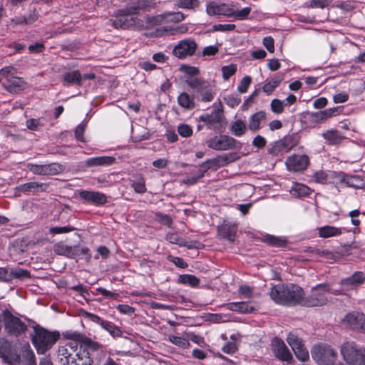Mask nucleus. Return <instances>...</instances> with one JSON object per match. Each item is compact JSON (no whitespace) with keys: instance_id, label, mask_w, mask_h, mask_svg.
Wrapping results in <instances>:
<instances>
[{"instance_id":"nucleus-31","label":"nucleus","mask_w":365,"mask_h":365,"mask_svg":"<svg viewBox=\"0 0 365 365\" xmlns=\"http://www.w3.org/2000/svg\"><path fill=\"white\" fill-rule=\"evenodd\" d=\"M262 241L274 247H283L287 243V240L284 237H276L271 235H263Z\"/></svg>"},{"instance_id":"nucleus-32","label":"nucleus","mask_w":365,"mask_h":365,"mask_svg":"<svg viewBox=\"0 0 365 365\" xmlns=\"http://www.w3.org/2000/svg\"><path fill=\"white\" fill-rule=\"evenodd\" d=\"M247 128L245 121L237 119L232 123L230 131L235 136L240 137L245 133Z\"/></svg>"},{"instance_id":"nucleus-41","label":"nucleus","mask_w":365,"mask_h":365,"mask_svg":"<svg viewBox=\"0 0 365 365\" xmlns=\"http://www.w3.org/2000/svg\"><path fill=\"white\" fill-rule=\"evenodd\" d=\"M13 74H16V71L11 66L4 67L0 70V82L4 86V83L9 80Z\"/></svg>"},{"instance_id":"nucleus-47","label":"nucleus","mask_w":365,"mask_h":365,"mask_svg":"<svg viewBox=\"0 0 365 365\" xmlns=\"http://www.w3.org/2000/svg\"><path fill=\"white\" fill-rule=\"evenodd\" d=\"M217 236L229 242H234L235 237V230H217Z\"/></svg>"},{"instance_id":"nucleus-62","label":"nucleus","mask_w":365,"mask_h":365,"mask_svg":"<svg viewBox=\"0 0 365 365\" xmlns=\"http://www.w3.org/2000/svg\"><path fill=\"white\" fill-rule=\"evenodd\" d=\"M83 316L88 319V320L94 322V323H96V324H98L101 326L102 324V322H104L103 319H102L100 317H98V315H96L94 314H92V313H90V312H86L84 311L83 312Z\"/></svg>"},{"instance_id":"nucleus-5","label":"nucleus","mask_w":365,"mask_h":365,"mask_svg":"<svg viewBox=\"0 0 365 365\" xmlns=\"http://www.w3.org/2000/svg\"><path fill=\"white\" fill-rule=\"evenodd\" d=\"M311 355L317 365H333L337 359L336 351L324 343L314 344L311 349Z\"/></svg>"},{"instance_id":"nucleus-19","label":"nucleus","mask_w":365,"mask_h":365,"mask_svg":"<svg viewBox=\"0 0 365 365\" xmlns=\"http://www.w3.org/2000/svg\"><path fill=\"white\" fill-rule=\"evenodd\" d=\"M79 196L85 201L96 205H103L106 202L105 195L98 192L83 190L79 192Z\"/></svg>"},{"instance_id":"nucleus-35","label":"nucleus","mask_w":365,"mask_h":365,"mask_svg":"<svg viewBox=\"0 0 365 365\" xmlns=\"http://www.w3.org/2000/svg\"><path fill=\"white\" fill-rule=\"evenodd\" d=\"M178 282L192 287H196L200 284V279L196 276L188 274L180 275L178 277Z\"/></svg>"},{"instance_id":"nucleus-40","label":"nucleus","mask_w":365,"mask_h":365,"mask_svg":"<svg viewBox=\"0 0 365 365\" xmlns=\"http://www.w3.org/2000/svg\"><path fill=\"white\" fill-rule=\"evenodd\" d=\"M251 8L250 7H245L241 10H232L230 9V16L229 17H234L239 20H243L247 18L249 14L251 12Z\"/></svg>"},{"instance_id":"nucleus-37","label":"nucleus","mask_w":365,"mask_h":365,"mask_svg":"<svg viewBox=\"0 0 365 365\" xmlns=\"http://www.w3.org/2000/svg\"><path fill=\"white\" fill-rule=\"evenodd\" d=\"M101 327L113 337L121 336L123 334L120 328L110 322L104 320Z\"/></svg>"},{"instance_id":"nucleus-29","label":"nucleus","mask_w":365,"mask_h":365,"mask_svg":"<svg viewBox=\"0 0 365 365\" xmlns=\"http://www.w3.org/2000/svg\"><path fill=\"white\" fill-rule=\"evenodd\" d=\"M289 192L293 196L301 197L309 195L311 192V190L304 184L294 182Z\"/></svg>"},{"instance_id":"nucleus-17","label":"nucleus","mask_w":365,"mask_h":365,"mask_svg":"<svg viewBox=\"0 0 365 365\" xmlns=\"http://www.w3.org/2000/svg\"><path fill=\"white\" fill-rule=\"evenodd\" d=\"M344 322L351 329L365 332V315L363 313H349L346 315Z\"/></svg>"},{"instance_id":"nucleus-33","label":"nucleus","mask_w":365,"mask_h":365,"mask_svg":"<svg viewBox=\"0 0 365 365\" xmlns=\"http://www.w3.org/2000/svg\"><path fill=\"white\" fill-rule=\"evenodd\" d=\"M63 79L65 82L76 83L79 86L82 84V76L79 71L77 70L66 73L63 76Z\"/></svg>"},{"instance_id":"nucleus-9","label":"nucleus","mask_w":365,"mask_h":365,"mask_svg":"<svg viewBox=\"0 0 365 365\" xmlns=\"http://www.w3.org/2000/svg\"><path fill=\"white\" fill-rule=\"evenodd\" d=\"M136 10V7L119 10L115 19L110 20L112 25L116 29H127L133 26L135 24V20L132 14H135Z\"/></svg>"},{"instance_id":"nucleus-20","label":"nucleus","mask_w":365,"mask_h":365,"mask_svg":"<svg viewBox=\"0 0 365 365\" xmlns=\"http://www.w3.org/2000/svg\"><path fill=\"white\" fill-rule=\"evenodd\" d=\"M207 14L210 16L223 15L230 16V8L225 4H217L215 1L209 2L206 8Z\"/></svg>"},{"instance_id":"nucleus-1","label":"nucleus","mask_w":365,"mask_h":365,"mask_svg":"<svg viewBox=\"0 0 365 365\" xmlns=\"http://www.w3.org/2000/svg\"><path fill=\"white\" fill-rule=\"evenodd\" d=\"M303 295V289L292 283L272 285L269 292L270 298L276 304L285 306L302 304Z\"/></svg>"},{"instance_id":"nucleus-12","label":"nucleus","mask_w":365,"mask_h":365,"mask_svg":"<svg viewBox=\"0 0 365 365\" xmlns=\"http://www.w3.org/2000/svg\"><path fill=\"white\" fill-rule=\"evenodd\" d=\"M5 329L8 334L17 336L24 333L26 329V325L18 317L6 312L4 314Z\"/></svg>"},{"instance_id":"nucleus-27","label":"nucleus","mask_w":365,"mask_h":365,"mask_svg":"<svg viewBox=\"0 0 365 365\" xmlns=\"http://www.w3.org/2000/svg\"><path fill=\"white\" fill-rule=\"evenodd\" d=\"M336 112V108H329L324 110L312 113L311 114V118L313 122L319 123L334 116Z\"/></svg>"},{"instance_id":"nucleus-23","label":"nucleus","mask_w":365,"mask_h":365,"mask_svg":"<svg viewBox=\"0 0 365 365\" xmlns=\"http://www.w3.org/2000/svg\"><path fill=\"white\" fill-rule=\"evenodd\" d=\"M200 121L203 122L208 128H215L216 124L221 122L222 115L217 110H213L211 113H205L199 117Z\"/></svg>"},{"instance_id":"nucleus-64","label":"nucleus","mask_w":365,"mask_h":365,"mask_svg":"<svg viewBox=\"0 0 365 365\" xmlns=\"http://www.w3.org/2000/svg\"><path fill=\"white\" fill-rule=\"evenodd\" d=\"M156 220L164 226L169 227L172 223V220L169 216H168L167 215H163L160 213L156 215Z\"/></svg>"},{"instance_id":"nucleus-61","label":"nucleus","mask_w":365,"mask_h":365,"mask_svg":"<svg viewBox=\"0 0 365 365\" xmlns=\"http://www.w3.org/2000/svg\"><path fill=\"white\" fill-rule=\"evenodd\" d=\"M187 335L188 340H191L195 344L203 346L205 344L204 338L200 335H197L194 333L186 334Z\"/></svg>"},{"instance_id":"nucleus-30","label":"nucleus","mask_w":365,"mask_h":365,"mask_svg":"<svg viewBox=\"0 0 365 365\" xmlns=\"http://www.w3.org/2000/svg\"><path fill=\"white\" fill-rule=\"evenodd\" d=\"M178 103L181 107L187 110H191L195 106L193 97L185 92H182L178 96Z\"/></svg>"},{"instance_id":"nucleus-11","label":"nucleus","mask_w":365,"mask_h":365,"mask_svg":"<svg viewBox=\"0 0 365 365\" xmlns=\"http://www.w3.org/2000/svg\"><path fill=\"white\" fill-rule=\"evenodd\" d=\"M196 42L191 38L181 40L176 44L173 49V54L180 59L185 58L187 56H192L195 54L197 49Z\"/></svg>"},{"instance_id":"nucleus-38","label":"nucleus","mask_w":365,"mask_h":365,"mask_svg":"<svg viewBox=\"0 0 365 365\" xmlns=\"http://www.w3.org/2000/svg\"><path fill=\"white\" fill-rule=\"evenodd\" d=\"M166 240L170 243L177 244L181 247H187L188 248L194 247L192 242H186L182 238H180L175 232L169 233L166 237Z\"/></svg>"},{"instance_id":"nucleus-4","label":"nucleus","mask_w":365,"mask_h":365,"mask_svg":"<svg viewBox=\"0 0 365 365\" xmlns=\"http://www.w3.org/2000/svg\"><path fill=\"white\" fill-rule=\"evenodd\" d=\"M187 85L195 93L199 101L210 102L215 95L214 86L207 81L200 78H191L186 80Z\"/></svg>"},{"instance_id":"nucleus-24","label":"nucleus","mask_w":365,"mask_h":365,"mask_svg":"<svg viewBox=\"0 0 365 365\" xmlns=\"http://www.w3.org/2000/svg\"><path fill=\"white\" fill-rule=\"evenodd\" d=\"M115 160L112 156H99L87 159L85 164L88 167L107 166L114 163Z\"/></svg>"},{"instance_id":"nucleus-56","label":"nucleus","mask_w":365,"mask_h":365,"mask_svg":"<svg viewBox=\"0 0 365 365\" xmlns=\"http://www.w3.org/2000/svg\"><path fill=\"white\" fill-rule=\"evenodd\" d=\"M168 259L178 267L185 269L188 266L187 264L181 257L169 255Z\"/></svg>"},{"instance_id":"nucleus-7","label":"nucleus","mask_w":365,"mask_h":365,"mask_svg":"<svg viewBox=\"0 0 365 365\" xmlns=\"http://www.w3.org/2000/svg\"><path fill=\"white\" fill-rule=\"evenodd\" d=\"M329 288L327 284H319L312 289L311 294L304 297L303 296V302L302 305L307 307H317L325 304L328 299L326 294L329 292Z\"/></svg>"},{"instance_id":"nucleus-50","label":"nucleus","mask_w":365,"mask_h":365,"mask_svg":"<svg viewBox=\"0 0 365 365\" xmlns=\"http://www.w3.org/2000/svg\"><path fill=\"white\" fill-rule=\"evenodd\" d=\"M284 103L283 101L279 100V99H273L272 101H271V103H270V107H271V110L273 113H282L284 110Z\"/></svg>"},{"instance_id":"nucleus-45","label":"nucleus","mask_w":365,"mask_h":365,"mask_svg":"<svg viewBox=\"0 0 365 365\" xmlns=\"http://www.w3.org/2000/svg\"><path fill=\"white\" fill-rule=\"evenodd\" d=\"M287 140H288L287 138H284L277 141L270 151L271 153L277 155L278 152H281L285 150H289V148L287 145Z\"/></svg>"},{"instance_id":"nucleus-53","label":"nucleus","mask_w":365,"mask_h":365,"mask_svg":"<svg viewBox=\"0 0 365 365\" xmlns=\"http://www.w3.org/2000/svg\"><path fill=\"white\" fill-rule=\"evenodd\" d=\"M251 78L250 76H245L240 81V84L237 87V91L241 93H244L247 92L248 87L250 86L251 83Z\"/></svg>"},{"instance_id":"nucleus-48","label":"nucleus","mask_w":365,"mask_h":365,"mask_svg":"<svg viewBox=\"0 0 365 365\" xmlns=\"http://www.w3.org/2000/svg\"><path fill=\"white\" fill-rule=\"evenodd\" d=\"M199 1L197 0H178L176 6L182 9H194L197 7Z\"/></svg>"},{"instance_id":"nucleus-10","label":"nucleus","mask_w":365,"mask_h":365,"mask_svg":"<svg viewBox=\"0 0 365 365\" xmlns=\"http://www.w3.org/2000/svg\"><path fill=\"white\" fill-rule=\"evenodd\" d=\"M78 344L75 341H71L65 345L60 346L57 352L58 361L61 365H71L78 351Z\"/></svg>"},{"instance_id":"nucleus-26","label":"nucleus","mask_w":365,"mask_h":365,"mask_svg":"<svg viewBox=\"0 0 365 365\" xmlns=\"http://www.w3.org/2000/svg\"><path fill=\"white\" fill-rule=\"evenodd\" d=\"M46 185L37 182H30L25 184L20 185L16 190L20 192H35L39 190H45Z\"/></svg>"},{"instance_id":"nucleus-22","label":"nucleus","mask_w":365,"mask_h":365,"mask_svg":"<svg viewBox=\"0 0 365 365\" xmlns=\"http://www.w3.org/2000/svg\"><path fill=\"white\" fill-rule=\"evenodd\" d=\"M266 118V113L262 111H258L252 114L250 118L247 128L253 133L257 132L261 128V123Z\"/></svg>"},{"instance_id":"nucleus-46","label":"nucleus","mask_w":365,"mask_h":365,"mask_svg":"<svg viewBox=\"0 0 365 365\" xmlns=\"http://www.w3.org/2000/svg\"><path fill=\"white\" fill-rule=\"evenodd\" d=\"M346 183L348 186L354 188H363L365 185L364 180L358 176H350L347 178Z\"/></svg>"},{"instance_id":"nucleus-36","label":"nucleus","mask_w":365,"mask_h":365,"mask_svg":"<svg viewBox=\"0 0 365 365\" xmlns=\"http://www.w3.org/2000/svg\"><path fill=\"white\" fill-rule=\"evenodd\" d=\"M22 358L27 362L28 365H36L35 355L29 344H25L21 349Z\"/></svg>"},{"instance_id":"nucleus-42","label":"nucleus","mask_w":365,"mask_h":365,"mask_svg":"<svg viewBox=\"0 0 365 365\" xmlns=\"http://www.w3.org/2000/svg\"><path fill=\"white\" fill-rule=\"evenodd\" d=\"M281 81L282 78H276L266 82L262 87L263 91L267 95L271 94L274 90L279 85Z\"/></svg>"},{"instance_id":"nucleus-8","label":"nucleus","mask_w":365,"mask_h":365,"mask_svg":"<svg viewBox=\"0 0 365 365\" xmlns=\"http://www.w3.org/2000/svg\"><path fill=\"white\" fill-rule=\"evenodd\" d=\"M237 144L239 143L235 138L227 135H215L206 141L208 148L218 151L235 149Z\"/></svg>"},{"instance_id":"nucleus-60","label":"nucleus","mask_w":365,"mask_h":365,"mask_svg":"<svg viewBox=\"0 0 365 365\" xmlns=\"http://www.w3.org/2000/svg\"><path fill=\"white\" fill-rule=\"evenodd\" d=\"M86 125L85 123H81L76 127L75 130L76 138L81 142L85 141L83 134L86 129Z\"/></svg>"},{"instance_id":"nucleus-14","label":"nucleus","mask_w":365,"mask_h":365,"mask_svg":"<svg viewBox=\"0 0 365 365\" xmlns=\"http://www.w3.org/2000/svg\"><path fill=\"white\" fill-rule=\"evenodd\" d=\"M365 274L362 272H355L351 276L341 280L340 284L346 291L354 290L364 284Z\"/></svg>"},{"instance_id":"nucleus-59","label":"nucleus","mask_w":365,"mask_h":365,"mask_svg":"<svg viewBox=\"0 0 365 365\" xmlns=\"http://www.w3.org/2000/svg\"><path fill=\"white\" fill-rule=\"evenodd\" d=\"M226 103L231 108L237 106L241 100L239 97L234 95H229L225 98Z\"/></svg>"},{"instance_id":"nucleus-43","label":"nucleus","mask_w":365,"mask_h":365,"mask_svg":"<svg viewBox=\"0 0 365 365\" xmlns=\"http://www.w3.org/2000/svg\"><path fill=\"white\" fill-rule=\"evenodd\" d=\"M54 252L60 255L71 256L73 254L72 247L63 243H57L53 246Z\"/></svg>"},{"instance_id":"nucleus-16","label":"nucleus","mask_w":365,"mask_h":365,"mask_svg":"<svg viewBox=\"0 0 365 365\" xmlns=\"http://www.w3.org/2000/svg\"><path fill=\"white\" fill-rule=\"evenodd\" d=\"M272 349L274 355L282 361H289L292 358L284 342L279 338L272 340Z\"/></svg>"},{"instance_id":"nucleus-55","label":"nucleus","mask_w":365,"mask_h":365,"mask_svg":"<svg viewBox=\"0 0 365 365\" xmlns=\"http://www.w3.org/2000/svg\"><path fill=\"white\" fill-rule=\"evenodd\" d=\"M180 69L183 73H185L187 75L192 76H197L200 73L198 68H197L195 66H187V65H182L180 66Z\"/></svg>"},{"instance_id":"nucleus-6","label":"nucleus","mask_w":365,"mask_h":365,"mask_svg":"<svg viewBox=\"0 0 365 365\" xmlns=\"http://www.w3.org/2000/svg\"><path fill=\"white\" fill-rule=\"evenodd\" d=\"M59 334L40 329L36 332L32 341L38 354L46 353L58 340Z\"/></svg>"},{"instance_id":"nucleus-34","label":"nucleus","mask_w":365,"mask_h":365,"mask_svg":"<svg viewBox=\"0 0 365 365\" xmlns=\"http://www.w3.org/2000/svg\"><path fill=\"white\" fill-rule=\"evenodd\" d=\"M168 341L175 346L182 348L183 349H188L190 347V342L187 338L184 336H178L175 335H169Z\"/></svg>"},{"instance_id":"nucleus-39","label":"nucleus","mask_w":365,"mask_h":365,"mask_svg":"<svg viewBox=\"0 0 365 365\" xmlns=\"http://www.w3.org/2000/svg\"><path fill=\"white\" fill-rule=\"evenodd\" d=\"M322 135L330 144H337L340 143L342 139L339 133L335 130H327Z\"/></svg>"},{"instance_id":"nucleus-57","label":"nucleus","mask_w":365,"mask_h":365,"mask_svg":"<svg viewBox=\"0 0 365 365\" xmlns=\"http://www.w3.org/2000/svg\"><path fill=\"white\" fill-rule=\"evenodd\" d=\"M26 125L29 130H37L43 124L38 119L30 118L26 120Z\"/></svg>"},{"instance_id":"nucleus-28","label":"nucleus","mask_w":365,"mask_h":365,"mask_svg":"<svg viewBox=\"0 0 365 365\" xmlns=\"http://www.w3.org/2000/svg\"><path fill=\"white\" fill-rule=\"evenodd\" d=\"M93 360L89 356L88 353L83 351H77L71 365H93Z\"/></svg>"},{"instance_id":"nucleus-58","label":"nucleus","mask_w":365,"mask_h":365,"mask_svg":"<svg viewBox=\"0 0 365 365\" xmlns=\"http://www.w3.org/2000/svg\"><path fill=\"white\" fill-rule=\"evenodd\" d=\"M341 234L340 230H319V235L321 237L327 238Z\"/></svg>"},{"instance_id":"nucleus-52","label":"nucleus","mask_w":365,"mask_h":365,"mask_svg":"<svg viewBox=\"0 0 365 365\" xmlns=\"http://www.w3.org/2000/svg\"><path fill=\"white\" fill-rule=\"evenodd\" d=\"M294 352L296 357L302 361H307L309 359V351L304 346Z\"/></svg>"},{"instance_id":"nucleus-54","label":"nucleus","mask_w":365,"mask_h":365,"mask_svg":"<svg viewBox=\"0 0 365 365\" xmlns=\"http://www.w3.org/2000/svg\"><path fill=\"white\" fill-rule=\"evenodd\" d=\"M10 274L11 278H27L30 277V274L27 270L20 268L12 269Z\"/></svg>"},{"instance_id":"nucleus-63","label":"nucleus","mask_w":365,"mask_h":365,"mask_svg":"<svg viewBox=\"0 0 365 365\" xmlns=\"http://www.w3.org/2000/svg\"><path fill=\"white\" fill-rule=\"evenodd\" d=\"M237 349V345L235 342H227L225 344V345L222 346V350L223 352L232 354H234Z\"/></svg>"},{"instance_id":"nucleus-44","label":"nucleus","mask_w":365,"mask_h":365,"mask_svg":"<svg viewBox=\"0 0 365 365\" xmlns=\"http://www.w3.org/2000/svg\"><path fill=\"white\" fill-rule=\"evenodd\" d=\"M132 187L137 193H144L146 192L145 182L142 176H138L136 180L132 183Z\"/></svg>"},{"instance_id":"nucleus-49","label":"nucleus","mask_w":365,"mask_h":365,"mask_svg":"<svg viewBox=\"0 0 365 365\" xmlns=\"http://www.w3.org/2000/svg\"><path fill=\"white\" fill-rule=\"evenodd\" d=\"M237 68L235 65L230 64L222 67V78L225 81H227L236 72Z\"/></svg>"},{"instance_id":"nucleus-25","label":"nucleus","mask_w":365,"mask_h":365,"mask_svg":"<svg viewBox=\"0 0 365 365\" xmlns=\"http://www.w3.org/2000/svg\"><path fill=\"white\" fill-rule=\"evenodd\" d=\"M4 87L9 92L16 93L24 88V81L21 78L16 76V74H13L10 79L4 83Z\"/></svg>"},{"instance_id":"nucleus-18","label":"nucleus","mask_w":365,"mask_h":365,"mask_svg":"<svg viewBox=\"0 0 365 365\" xmlns=\"http://www.w3.org/2000/svg\"><path fill=\"white\" fill-rule=\"evenodd\" d=\"M185 19L182 12H168L153 18L154 24H160L165 22H180Z\"/></svg>"},{"instance_id":"nucleus-51","label":"nucleus","mask_w":365,"mask_h":365,"mask_svg":"<svg viewBox=\"0 0 365 365\" xmlns=\"http://www.w3.org/2000/svg\"><path fill=\"white\" fill-rule=\"evenodd\" d=\"M178 132L182 137L187 138L192 135V129L190 125L187 124H180L178 127Z\"/></svg>"},{"instance_id":"nucleus-21","label":"nucleus","mask_w":365,"mask_h":365,"mask_svg":"<svg viewBox=\"0 0 365 365\" xmlns=\"http://www.w3.org/2000/svg\"><path fill=\"white\" fill-rule=\"evenodd\" d=\"M227 309L242 314L250 313L256 309L250 303L245 302H230L223 305Z\"/></svg>"},{"instance_id":"nucleus-2","label":"nucleus","mask_w":365,"mask_h":365,"mask_svg":"<svg viewBox=\"0 0 365 365\" xmlns=\"http://www.w3.org/2000/svg\"><path fill=\"white\" fill-rule=\"evenodd\" d=\"M340 354L347 365H365V348L354 341H345L340 346Z\"/></svg>"},{"instance_id":"nucleus-13","label":"nucleus","mask_w":365,"mask_h":365,"mask_svg":"<svg viewBox=\"0 0 365 365\" xmlns=\"http://www.w3.org/2000/svg\"><path fill=\"white\" fill-rule=\"evenodd\" d=\"M27 167L31 172L36 175H56L63 171V166L58 163L45 165L28 164Z\"/></svg>"},{"instance_id":"nucleus-15","label":"nucleus","mask_w":365,"mask_h":365,"mask_svg":"<svg viewBox=\"0 0 365 365\" xmlns=\"http://www.w3.org/2000/svg\"><path fill=\"white\" fill-rule=\"evenodd\" d=\"M309 158L306 155H294L287 158L286 165L289 170L299 172L307 168Z\"/></svg>"},{"instance_id":"nucleus-3","label":"nucleus","mask_w":365,"mask_h":365,"mask_svg":"<svg viewBox=\"0 0 365 365\" xmlns=\"http://www.w3.org/2000/svg\"><path fill=\"white\" fill-rule=\"evenodd\" d=\"M239 158L240 156L237 153H230L217 156L215 158L207 160L206 162L200 165V166H205L206 164H209V165L206 167L204 170H200L198 175L196 176L188 177L186 179H184L183 182L188 185H194L204 176L205 173L207 170L212 168V167L225 166L230 163L237 160Z\"/></svg>"}]
</instances>
